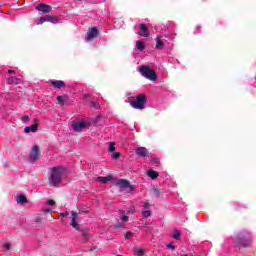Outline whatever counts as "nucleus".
Here are the masks:
<instances>
[{"label": "nucleus", "mask_w": 256, "mask_h": 256, "mask_svg": "<svg viewBox=\"0 0 256 256\" xmlns=\"http://www.w3.org/2000/svg\"><path fill=\"white\" fill-rule=\"evenodd\" d=\"M89 125L90 123L87 120H78V121L72 122V129L77 133H80V131H84V129H87Z\"/></svg>", "instance_id": "nucleus-4"}, {"label": "nucleus", "mask_w": 256, "mask_h": 256, "mask_svg": "<svg viewBox=\"0 0 256 256\" xmlns=\"http://www.w3.org/2000/svg\"><path fill=\"white\" fill-rule=\"evenodd\" d=\"M17 203H19L20 205H23V203H27V197H25L24 195H19L16 198Z\"/></svg>", "instance_id": "nucleus-20"}, {"label": "nucleus", "mask_w": 256, "mask_h": 256, "mask_svg": "<svg viewBox=\"0 0 256 256\" xmlns=\"http://www.w3.org/2000/svg\"><path fill=\"white\" fill-rule=\"evenodd\" d=\"M99 183H109V181H113V176L108 175L106 177L100 176L96 179Z\"/></svg>", "instance_id": "nucleus-14"}, {"label": "nucleus", "mask_w": 256, "mask_h": 256, "mask_svg": "<svg viewBox=\"0 0 256 256\" xmlns=\"http://www.w3.org/2000/svg\"><path fill=\"white\" fill-rule=\"evenodd\" d=\"M155 163H159V160H156Z\"/></svg>", "instance_id": "nucleus-40"}, {"label": "nucleus", "mask_w": 256, "mask_h": 256, "mask_svg": "<svg viewBox=\"0 0 256 256\" xmlns=\"http://www.w3.org/2000/svg\"><path fill=\"white\" fill-rule=\"evenodd\" d=\"M140 73L143 77L149 79V81H157V74L147 66L140 67Z\"/></svg>", "instance_id": "nucleus-2"}, {"label": "nucleus", "mask_w": 256, "mask_h": 256, "mask_svg": "<svg viewBox=\"0 0 256 256\" xmlns=\"http://www.w3.org/2000/svg\"><path fill=\"white\" fill-rule=\"evenodd\" d=\"M51 85L54 89H61L65 87V83L61 80L51 81Z\"/></svg>", "instance_id": "nucleus-13"}, {"label": "nucleus", "mask_w": 256, "mask_h": 256, "mask_svg": "<svg viewBox=\"0 0 256 256\" xmlns=\"http://www.w3.org/2000/svg\"><path fill=\"white\" fill-rule=\"evenodd\" d=\"M115 185H118V187H120V189H130V191L132 190L131 184H129V181H127L125 179L117 180L115 182Z\"/></svg>", "instance_id": "nucleus-6"}, {"label": "nucleus", "mask_w": 256, "mask_h": 256, "mask_svg": "<svg viewBox=\"0 0 256 256\" xmlns=\"http://www.w3.org/2000/svg\"><path fill=\"white\" fill-rule=\"evenodd\" d=\"M63 175H65V168L63 167H54L52 168V172L48 178L51 187H57L59 183H61V179H63Z\"/></svg>", "instance_id": "nucleus-1"}, {"label": "nucleus", "mask_w": 256, "mask_h": 256, "mask_svg": "<svg viewBox=\"0 0 256 256\" xmlns=\"http://www.w3.org/2000/svg\"><path fill=\"white\" fill-rule=\"evenodd\" d=\"M144 209H149V202H144Z\"/></svg>", "instance_id": "nucleus-36"}, {"label": "nucleus", "mask_w": 256, "mask_h": 256, "mask_svg": "<svg viewBox=\"0 0 256 256\" xmlns=\"http://www.w3.org/2000/svg\"><path fill=\"white\" fill-rule=\"evenodd\" d=\"M60 215L61 217H67L69 215V212H64V213H61Z\"/></svg>", "instance_id": "nucleus-37"}, {"label": "nucleus", "mask_w": 256, "mask_h": 256, "mask_svg": "<svg viewBox=\"0 0 256 256\" xmlns=\"http://www.w3.org/2000/svg\"><path fill=\"white\" fill-rule=\"evenodd\" d=\"M31 118H29V116H22L21 120L24 122V123H28V121H30Z\"/></svg>", "instance_id": "nucleus-28"}, {"label": "nucleus", "mask_w": 256, "mask_h": 256, "mask_svg": "<svg viewBox=\"0 0 256 256\" xmlns=\"http://www.w3.org/2000/svg\"><path fill=\"white\" fill-rule=\"evenodd\" d=\"M108 151L110 153H113V151H115V143L114 142H110L109 147H108Z\"/></svg>", "instance_id": "nucleus-23"}, {"label": "nucleus", "mask_w": 256, "mask_h": 256, "mask_svg": "<svg viewBox=\"0 0 256 256\" xmlns=\"http://www.w3.org/2000/svg\"><path fill=\"white\" fill-rule=\"evenodd\" d=\"M136 48L138 51H143L145 49V42L141 40L136 41Z\"/></svg>", "instance_id": "nucleus-18"}, {"label": "nucleus", "mask_w": 256, "mask_h": 256, "mask_svg": "<svg viewBox=\"0 0 256 256\" xmlns=\"http://www.w3.org/2000/svg\"><path fill=\"white\" fill-rule=\"evenodd\" d=\"M79 218V215L77 214V212H73L71 215V226L73 227V229H76V231H79L80 227L79 224L77 223V219Z\"/></svg>", "instance_id": "nucleus-8"}, {"label": "nucleus", "mask_w": 256, "mask_h": 256, "mask_svg": "<svg viewBox=\"0 0 256 256\" xmlns=\"http://www.w3.org/2000/svg\"><path fill=\"white\" fill-rule=\"evenodd\" d=\"M121 221H122L123 223H127V222L129 221V217H127L126 215H123V216L121 217Z\"/></svg>", "instance_id": "nucleus-29"}, {"label": "nucleus", "mask_w": 256, "mask_h": 256, "mask_svg": "<svg viewBox=\"0 0 256 256\" xmlns=\"http://www.w3.org/2000/svg\"><path fill=\"white\" fill-rule=\"evenodd\" d=\"M142 215H143V217H151V211H149V210H145V211H143L142 212Z\"/></svg>", "instance_id": "nucleus-25"}, {"label": "nucleus", "mask_w": 256, "mask_h": 256, "mask_svg": "<svg viewBox=\"0 0 256 256\" xmlns=\"http://www.w3.org/2000/svg\"><path fill=\"white\" fill-rule=\"evenodd\" d=\"M121 157V154L119 152H114L112 154V159H119Z\"/></svg>", "instance_id": "nucleus-26"}, {"label": "nucleus", "mask_w": 256, "mask_h": 256, "mask_svg": "<svg viewBox=\"0 0 256 256\" xmlns=\"http://www.w3.org/2000/svg\"><path fill=\"white\" fill-rule=\"evenodd\" d=\"M57 101L60 105H65V99L63 98V96H58Z\"/></svg>", "instance_id": "nucleus-24"}, {"label": "nucleus", "mask_w": 256, "mask_h": 256, "mask_svg": "<svg viewBox=\"0 0 256 256\" xmlns=\"http://www.w3.org/2000/svg\"><path fill=\"white\" fill-rule=\"evenodd\" d=\"M147 98L145 95L141 94L136 97L134 100H130V105L134 109H144Z\"/></svg>", "instance_id": "nucleus-3"}, {"label": "nucleus", "mask_w": 256, "mask_h": 256, "mask_svg": "<svg viewBox=\"0 0 256 256\" xmlns=\"http://www.w3.org/2000/svg\"><path fill=\"white\" fill-rule=\"evenodd\" d=\"M47 16H45V17H41L40 18V20H39V23H38V25H43V23H45V22H47Z\"/></svg>", "instance_id": "nucleus-27"}, {"label": "nucleus", "mask_w": 256, "mask_h": 256, "mask_svg": "<svg viewBox=\"0 0 256 256\" xmlns=\"http://www.w3.org/2000/svg\"><path fill=\"white\" fill-rule=\"evenodd\" d=\"M147 148L145 147H138L136 149V155H138L139 157H147Z\"/></svg>", "instance_id": "nucleus-12"}, {"label": "nucleus", "mask_w": 256, "mask_h": 256, "mask_svg": "<svg viewBox=\"0 0 256 256\" xmlns=\"http://www.w3.org/2000/svg\"><path fill=\"white\" fill-rule=\"evenodd\" d=\"M167 249H172V251H175V246L173 244H167Z\"/></svg>", "instance_id": "nucleus-33"}, {"label": "nucleus", "mask_w": 256, "mask_h": 256, "mask_svg": "<svg viewBox=\"0 0 256 256\" xmlns=\"http://www.w3.org/2000/svg\"><path fill=\"white\" fill-rule=\"evenodd\" d=\"M131 237H133V233L127 232L126 233V239H131Z\"/></svg>", "instance_id": "nucleus-34"}, {"label": "nucleus", "mask_w": 256, "mask_h": 256, "mask_svg": "<svg viewBox=\"0 0 256 256\" xmlns=\"http://www.w3.org/2000/svg\"><path fill=\"white\" fill-rule=\"evenodd\" d=\"M46 20L48 23H54L56 24L59 21V18L55 17V16H46Z\"/></svg>", "instance_id": "nucleus-19"}, {"label": "nucleus", "mask_w": 256, "mask_h": 256, "mask_svg": "<svg viewBox=\"0 0 256 256\" xmlns=\"http://www.w3.org/2000/svg\"><path fill=\"white\" fill-rule=\"evenodd\" d=\"M99 35V30L97 28H90L87 32V38L86 41H91V39H95Z\"/></svg>", "instance_id": "nucleus-7"}, {"label": "nucleus", "mask_w": 256, "mask_h": 256, "mask_svg": "<svg viewBox=\"0 0 256 256\" xmlns=\"http://www.w3.org/2000/svg\"><path fill=\"white\" fill-rule=\"evenodd\" d=\"M37 129H39V124L35 123L31 126H26L24 128L25 133H37Z\"/></svg>", "instance_id": "nucleus-10"}, {"label": "nucleus", "mask_w": 256, "mask_h": 256, "mask_svg": "<svg viewBox=\"0 0 256 256\" xmlns=\"http://www.w3.org/2000/svg\"><path fill=\"white\" fill-rule=\"evenodd\" d=\"M130 213H135V206H131L127 212V215H129Z\"/></svg>", "instance_id": "nucleus-30"}, {"label": "nucleus", "mask_w": 256, "mask_h": 256, "mask_svg": "<svg viewBox=\"0 0 256 256\" xmlns=\"http://www.w3.org/2000/svg\"><path fill=\"white\" fill-rule=\"evenodd\" d=\"M4 249L9 251L11 249V244H9V243L4 244Z\"/></svg>", "instance_id": "nucleus-32"}, {"label": "nucleus", "mask_w": 256, "mask_h": 256, "mask_svg": "<svg viewBox=\"0 0 256 256\" xmlns=\"http://www.w3.org/2000/svg\"><path fill=\"white\" fill-rule=\"evenodd\" d=\"M243 247H249L251 245V241L246 240L245 243L242 244Z\"/></svg>", "instance_id": "nucleus-31"}, {"label": "nucleus", "mask_w": 256, "mask_h": 256, "mask_svg": "<svg viewBox=\"0 0 256 256\" xmlns=\"http://www.w3.org/2000/svg\"><path fill=\"white\" fill-rule=\"evenodd\" d=\"M156 49H163V36L156 37Z\"/></svg>", "instance_id": "nucleus-15"}, {"label": "nucleus", "mask_w": 256, "mask_h": 256, "mask_svg": "<svg viewBox=\"0 0 256 256\" xmlns=\"http://www.w3.org/2000/svg\"><path fill=\"white\" fill-rule=\"evenodd\" d=\"M8 83L9 85H19V83H21V79L17 77H11L8 79Z\"/></svg>", "instance_id": "nucleus-16"}, {"label": "nucleus", "mask_w": 256, "mask_h": 256, "mask_svg": "<svg viewBox=\"0 0 256 256\" xmlns=\"http://www.w3.org/2000/svg\"><path fill=\"white\" fill-rule=\"evenodd\" d=\"M147 175L150 177V179H157V177H159V173H157L155 170H149Z\"/></svg>", "instance_id": "nucleus-17"}, {"label": "nucleus", "mask_w": 256, "mask_h": 256, "mask_svg": "<svg viewBox=\"0 0 256 256\" xmlns=\"http://www.w3.org/2000/svg\"><path fill=\"white\" fill-rule=\"evenodd\" d=\"M37 11H41L42 13H51L53 7L46 4H39L36 6Z\"/></svg>", "instance_id": "nucleus-9"}, {"label": "nucleus", "mask_w": 256, "mask_h": 256, "mask_svg": "<svg viewBox=\"0 0 256 256\" xmlns=\"http://www.w3.org/2000/svg\"><path fill=\"white\" fill-rule=\"evenodd\" d=\"M8 73H9V74L15 73V70H8Z\"/></svg>", "instance_id": "nucleus-39"}, {"label": "nucleus", "mask_w": 256, "mask_h": 256, "mask_svg": "<svg viewBox=\"0 0 256 256\" xmlns=\"http://www.w3.org/2000/svg\"><path fill=\"white\" fill-rule=\"evenodd\" d=\"M139 35H141V37H149V29L147 28V25L140 24Z\"/></svg>", "instance_id": "nucleus-11"}, {"label": "nucleus", "mask_w": 256, "mask_h": 256, "mask_svg": "<svg viewBox=\"0 0 256 256\" xmlns=\"http://www.w3.org/2000/svg\"><path fill=\"white\" fill-rule=\"evenodd\" d=\"M172 237L173 239H176L177 241H179V239H181V232L177 229H174L172 233Z\"/></svg>", "instance_id": "nucleus-21"}, {"label": "nucleus", "mask_w": 256, "mask_h": 256, "mask_svg": "<svg viewBox=\"0 0 256 256\" xmlns=\"http://www.w3.org/2000/svg\"><path fill=\"white\" fill-rule=\"evenodd\" d=\"M44 213H51V208H47L44 210Z\"/></svg>", "instance_id": "nucleus-38"}, {"label": "nucleus", "mask_w": 256, "mask_h": 256, "mask_svg": "<svg viewBox=\"0 0 256 256\" xmlns=\"http://www.w3.org/2000/svg\"><path fill=\"white\" fill-rule=\"evenodd\" d=\"M144 254L145 252L143 251V249H137L134 251L135 256H143Z\"/></svg>", "instance_id": "nucleus-22"}, {"label": "nucleus", "mask_w": 256, "mask_h": 256, "mask_svg": "<svg viewBox=\"0 0 256 256\" xmlns=\"http://www.w3.org/2000/svg\"><path fill=\"white\" fill-rule=\"evenodd\" d=\"M47 205H55V200H48Z\"/></svg>", "instance_id": "nucleus-35"}, {"label": "nucleus", "mask_w": 256, "mask_h": 256, "mask_svg": "<svg viewBox=\"0 0 256 256\" xmlns=\"http://www.w3.org/2000/svg\"><path fill=\"white\" fill-rule=\"evenodd\" d=\"M39 155H41L39 152V146H33L29 156L30 161H37V159H39Z\"/></svg>", "instance_id": "nucleus-5"}]
</instances>
